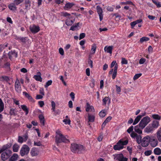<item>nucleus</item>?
Returning <instances> with one entry per match:
<instances>
[{
  "label": "nucleus",
  "mask_w": 161,
  "mask_h": 161,
  "mask_svg": "<svg viewBox=\"0 0 161 161\" xmlns=\"http://www.w3.org/2000/svg\"><path fill=\"white\" fill-rule=\"evenodd\" d=\"M31 3V0H25L24 4H25V8H24L25 10L28 11V10L30 9Z\"/></svg>",
  "instance_id": "12"
},
{
  "label": "nucleus",
  "mask_w": 161,
  "mask_h": 161,
  "mask_svg": "<svg viewBox=\"0 0 161 161\" xmlns=\"http://www.w3.org/2000/svg\"><path fill=\"white\" fill-rule=\"evenodd\" d=\"M70 149L71 151L74 153H80L82 151L85 150L83 145L75 143L71 144Z\"/></svg>",
  "instance_id": "2"
},
{
  "label": "nucleus",
  "mask_w": 161,
  "mask_h": 161,
  "mask_svg": "<svg viewBox=\"0 0 161 161\" xmlns=\"http://www.w3.org/2000/svg\"><path fill=\"white\" fill-rule=\"evenodd\" d=\"M24 0H14V3L16 5H18L21 3H22Z\"/></svg>",
  "instance_id": "44"
},
{
  "label": "nucleus",
  "mask_w": 161,
  "mask_h": 161,
  "mask_svg": "<svg viewBox=\"0 0 161 161\" xmlns=\"http://www.w3.org/2000/svg\"><path fill=\"white\" fill-rule=\"evenodd\" d=\"M95 117L94 115L88 114V122H93L94 121Z\"/></svg>",
  "instance_id": "24"
},
{
  "label": "nucleus",
  "mask_w": 161,
  "mask_h": 161,
  "mask_svg": "<svg viewBox=\"0 0 161 161\" xmlns=\"http://www.w3.org/2000/svg\"><path fill=\"white\" fill-rule=\"evenodd\" d=\"M86 111L88 112L89 111L94 112V109L93 107L90 105L89 103L87 102L85 106Z\"/></svg>",
  "instance_id": "14"
},
{
  "label": "nucleus",
  "mask_w": 161,
  "mask_h": 161,
  "mask_svg": "<svg viewBox=\"0 0 161 161\" xmlns=\"http://www.w3.org/2000/svg\"><path fill=\"white\" fill-rule=\"evenodd\" d=\"M61 16L66 17L67 18H70L71 15L69 13L65 12H62L61 13Z\"/></svg>",
  "instance_id": "31"
},
{
  "label": "nucleus",
  "mask_w": 161,
  "mask_h": 161,
  "mask_svg": "<svg viewBox=\"0 0 161 161\" xmlns=\"http://www.w3.org/2000/svg\"><path fill=\"white\" fill-rule=\"evenodd\" d=\"M142 75V74L141 73L136 74L133 77V79L135 80L136 79H137L141 76Z\"/></svg>",
  "instance_id": "49"
},
{
  "label": "nucleus",
  "mask_w": 161,
  "mask_h": 161,
  "mask_svg": "<svg viewBox=\"0 0 161 161\" xmlns=\"http://www.w3.org/2000/svg\"><path fill=\"white\" fill-rule=\"evenodd\" d=\"M19 158V156L17 154L14 153L9 158V161H17Z\"/></svg>",
  "instance_id": "18"
},
{
  "label": "nucleus",
  "mask_w": 161,
  "mask_h": 161,
  "mask_svg": "<svg viewBox=\"0 0 161 161\" xmlns=\"http://www.w3.org/2000/svg\"><path fill=\"white\" fill-rule=\"evenodd\" d=\"M133 126H131L127 130V132L129 133H130L131 132H132L133 131Z\"/></svg>",
  "instance_id": "58"
},
{
  "label": "nucleus",
  "mask_w": 161,
  "mask_h": 161,
  "mask_svg": "<svg viewBox=\"0 0 161 161\" xmlns=\"http://www.w3.org/2000/svg\"><path fill=\"white\" fill-rule=\"evenodd\" d=\"M74 5V4L73 3H66L64 7V9L65 10H68L70 9Z\"/></svg>",
  "instance_id": "19"
},
{
  "label": "nucleus",
  "mask_w": 161,
  "mask_h": 161,
  "mask_svg": "<svg viewBox=\"0 0 161 161\" xmlns=\"http://www.w3.org/2000/svg\"><path fill=\"white\" fill-rule=\"evenodd\" d=\"M21 108L24 111L26 115H27L29 113V109L27 108V107L24 105H21Z\"/></svg>",
  "instance_id": "25"
},
{
  "label": "nucleus",
  "mask_w": 161,
  "mask_h": 161,
  "mask_svg": "<svg viewBox=\"0 0 161 161\" xmlns=\"http://www.w3.org/2000/svg\"><path fill=\"white\" fill-rule=\"evenodd\" d=\"M96 8L98 14L99 15L100 20L101 21V6L100 5H97Z\"/></svg>",
  "instance_id": "32"
},
{
  "label": "nucleus",
  "mask_w": 161,
  "mask_h": 161,
  "mask_svg": "<svg viewBox=\"0 0 161 161\" xmlns=\"http://www.w3.org/2000/svg\"><path fill=\"white\" fill-rule=\"evenodd\" d=\"M86 36V34L84 33H82L80 34L79 37V40H81L84 38Z\"/></svg>",
  "instance_id": "55"
},
{
  "label": "nucleus",
  "mask_w": 161,
  "mask_h": 161,
  "mask_svg": "<svg viewBox=\"0 0 161 161\" xmlns=\"http://www.w3.org/2000/svg\"><path fill=\"white\" fill-rule=\"evenodd\" d=\"M112 119V117L111 116H109L104 121V122L102 125V127H104L105 125L106 124L108 123V122H109Z\"/></svg>",
  "instance_id": "27"
},
{
  "label": "nucleus",
  "mask_w": 161,
  "mask_h": 161,
  "mask_svg": "<svg viewBox=\"0 0 161 161\" xmlns=\"http://www.w3.org/2000/svg\"><path fill=\"white\" fill-rule=\"evenodd\" d=\"M107 110H101V117H104L106 114Z\"/></svg>",
  "instance_id": "52"
},
{
  "label": "nucleus",
  "mask_w": 161,
  "mask_h": 161,
  "mask_svg": "<svg viewBox=\"0 0 161 161\" xmlns=\"http://www.w3.org/2000/svg\"><path fill=\"white\" fill-rule=\"evenodd\" d=\"M41 74L40 72H37V75H34L33 78L36 80L40 82H42V78L41 77Z\"/></svg>",
  "instance_id": "17"
},
{
  "label": "nucleus",
  "mask_w": 161,
  "mask_h": 161,
  "mask_svg": "<svg viewBox=\"0 0 161 161\" xmlns=\"http://www.w3.org/2000/svg\"><path fill=\"white\" fill-rule=\"evenodd\" d=\"M146 61V59L144 58H141L139 61V63L140 64H144Z\"/></svg>",
  "instance_id": "63"
},
{
  "label": "nucleus",
  "mask_w": 161,
  "mask_h": 161,
  "mask_svg": "<svg viewBox=\"0 0 161 161\" xmlns=\"http://www.w3.org/2000/svg\"><path fill=\"white\" fill-rule=\"evenodd\" d=\"M0 79L1 81H5L7 82H8L10 80L9 77L6 76H2Z\"/></svg>",
  "instance_id": "36"
},
{
  "label": "nucleus",
  "mask_w": 161,
  "mask_h": 161,
  "mask_svg": "<svg viewBox=\"0 0 161 161\" xmlns=\"http://www.w3.org/2000/svg\"><path fill=\"white\" fill-rule=\"evenodd\" d=\"M110 99L108 97H105L103 100V105L105 106L107 102L108 101L109 103H110Z\"/></svg>",
  "instance_id": "37"
},
{
  "label": "nucleus",
  "mask_w": 161,
  "mask_h": 161,
  "mask_svg": "<svg viewBox=\"0 0 161 161\" xmlns=\"http://www.w3.org/2000/svg\"><path fill=\"white\" fill-rule=\"evenodd\" d=\"M113 48V46H109L108 47L106 46L105 47L104 50L105 52H107L108 53H109L110 54H111Z\"/></svg>",
  "instance_id": "22"
},
{
  "label": "nucleus",
  "mask_w": 161,
  "mask_h": 161,
  "mask_svg": "<svg viewBox=\"0 0 161 161\" xmlns=\"http://www.w3.org/2000/svg\"><path fill=\"white\" fill-rule=\"evenodd\" d=\"M56 134L55 142L57 146H58L59 144L62 142L68 143L70 142L69 140L67 138H68V136H65L59 131H56Z\"/></svg>",
  "instance_id": "1"
},
{
  "label": "nucleus",
  "mask_w": 161,
  "mask_h": 161,
  "mask_svg": "<svg viewBox=\"0 0 161 161\" xmlns=\"http://www.w3.org/2000/svg\"><path fill=\"white\" fill-rule=\"evenodd\" d=\"M142 115H139L136 117V118L135 119V120L133 124V125H134L137 124L138 122L140 121L141 118L142 117Z\"/></svg>",
  "instance_id": "26"
},
{
  "label": "nucleus",
  "mask_w": 161,
  "mask_h": 161,
  "mask_svg": "<svg viewBox=\"0 0 161 161\" xmlns=\"http://www.w3.org/2000/svg\"><path fill=\"white\" fill-rule=\"evenodd\" d=\"M23 95H24L25 97L27 98L28 100L31 102H34V100L32 97L29 94H28L26 92H23Z\"/></svg>",
  "instance_id": "16"
},
{
  "label": "nucleus",
  "mask_w": 161,
  "mask_h": 161,
  "mask_svg": "<svg viewBox=\"0 0 161 161\" xmlns=\"http://www.w3.org/2000/svg\"><path fill=\"white\" fill-rule=\"evenodd\" d=\"M4 109V104L2 100L0 98V113L2 112Z\"/></svg>",
  "instance_id": "34"
},
{
  "label": "nucleus",
  "mask_w": 161,
  "mask_h": 161,
  "mask_svg": "<svg viewBox=\"0 0 161 161\" xmlns=\"http://www.w3.org/2000/svg\"><path fill=\"white\" fill-rule=\"evenodd\" d=\"M30 30L32 33L35 34L40 31V28L39 26L34 25L32 26H30Z\"/></svg>",
  "instance_id": "10"
},
{
  "label": "nucleus",
  "mask_w": 161,
  "mask_h": 161,
  "mask_svg": "<svg viewBox=\"0 0 161 161\" xmlns=\"http://www.w3.org/2000/svg\"><path fill=\"white\" fill-rule=\"evenodd\" d=\"M152 153V151L151 150H148L146 151L145 152L144 154L146 156H149Z\"/></svg>",
  "instance_id": "61"
},
{
  "label": "nucleus",
  "mask_w": 161,
  "mask_h": 161,
  "mask_svg": "<svg viewBox=\"0 0 161 161\" xmlns=\"http://www.w3.org/2000/svg\"><path fill=\"white\" fill-rule=\"evenodd\" d=\"M52 81L51 80H48L44 85L45 88H47L49 86L52 85Z\"/></svg>",
  "instance_id": "43"
},
{
  "label": "nucleus",
  "mask_w": 161,
  "mask_h": 161,
  "mask_svg": "<svg viewBox=\"0 0 161 161\" xmlns=\"http://www.w3.org/2000/svg\"><path fill=\"white\" fill-rule=\"evenodd\" d=\"M153 2L157 5L158 8L161 7V4H160L159 2H157L155 0H152Z\"/></svg>",
  "instance_id": "48"
},
{
  "label": "nucleus",
  "mask_w": 161,
  "mask_h": 161,
  "mask_svg": "<svg viewBox=\"0 0 161 161\" xmlns=\"http://www.w3.org/2000/svg\"><path fill=\"white\" fill-rule=\"evenodd\" d=\"M18 141L20 143H23V138L21 136H19L18 137Z\"/></svg>",
  "instance_id": "60"
},
{
  "label": "nucleus",
  "mask_w": 161,
  "mask_h": 161,
  "mask_svg": "<svg viewBox=\"0 0 161 161\" xmlns=\"http://www.w3.org/2000/svg\"><path fill=\"white\" fill-rule=\"evenodd\" d=\"M19 146L17 144H15L13 146V150L15 152H17L19 150Z\"/></svg>",
  "instance_id": "33"
},
{
  "label": "nucleus",
  "mask_w": 161,
  "mask_h": 161,
  "mask_svg": "<svg viewBox=\"0 0 161 161\" xmlns=\"http://www.w3.org/2000/svg\"><path fill=\"white\" fill-rule=\"evenodd\" d=\"M16 5L13 2L10 3L8 5V8L9 9L13 11H15L17 9V7L16 6Z\"/></svg>",
  "instance_id": "15"
},
{
  "label": "nucleus",
  "mask_w": 161,
  "mask_h": 161,
  "mask_svg": "<svg viewBox=\"0 0 161 161\" xmlns=\"http://www.w3.org/2000/svg\"><path fill=\"white\" fill-rule=\"evenodd\" d=\"M116 160L119 161H127L128 159L126 158H125L122 154H118L116 155L115 157Z\"/></svg>",
  "instance_id": "11"
},
{
  "label": "nucleus",
  "mask_w": 161,
  "mask_h": 161,
  "mask_svg": "<svg viewBox=\"0 0 161 161\" xmlns=\"http://www.w3.org/2000/svg\"><path fill=\"white\" fill-rule=\"evenodd\" d=\"M14 88L16 91L19 93H20L21 92V87L20 81L18 78L16 80L14 84Z\"/></svg>",
  "instance_id": "9"
},
{
  "label": "nucleus",
  "mask_w": 161,
  "mask_h": 161,
  "mask_svg": "<svg viewBox=\"0 0 161 161\" xmlns=\"http://www.w3.org/2000/svg\"><path fill=\"white\" fill-rule=\"evenodd\" d=\"M149 40V38L146 36L143 37L141 38L140 40V43H142L144 42H147Z\"/></svg>",
  "instance_id": "40"
},
{
  "label": "nucleus",
  "mask_w": 161,
  "mask_h": 161,
  "mask_svg": "<svg viewBox=\"0 0 161 161\" xmlns=\"http://www.w3.org/2000/svg\"><path fill=\"white\" fill-rule=\"evenodd\" d=\"M156 136L158 141L161 142V130H158L156 133Z\"/></svg>",
  "instance_id": "30"
},
{
  "label": "nucleus",
  "mask_w": 161,
  "mask_h": 161,
  "mask_svg": "<svg viewBox=\"0 0 161 161\" xmlns=\"http://www.w3.org/2000/svg\"><path fill=\"white\" fill-rule=\"evenodd\" d=\"M136 142L138 144L142 143V137L140 135H138L136 137Z\"/></svg>",
  "instance_id": "42"
},
{
  "label": "nucleus",
  "mask_w": 161,
  "mask_h": 161,
  "mask_svg": "<svg viewBox=\"0 0 161 161\" xmlns=\"http://www.w3.org/2000/svg\"><path fill=\"white\" fill-rule=\"evenodd\" d=\"M138 135L134 131H132L130 134V136L133 138H135Z\"/></svg>",
  "instance_id": "50"
},
{
  "label": "nucleus",
  "mask_w": 161,
  "mask_h": 161,
  "mask_svg": "<svg viewBox=\"0 0 161 161\" xmlns=\"http://www.w3.org/2000/svg\"><path fill=\"white\" fill-rule=\"evenodd\" d=\"M15 39L18 40L19 42L25 43L26 42V37H23L19 36H15Z\"/></svg>",
  "instance_id": "13"
},
{
  "label": "nucleus",
  "mask_w": 161,
  "mask_h": 161,
  "mask_svg": "<svg viewBox=\"0 0 161 161\" xmlns=\"http://www.w3.org/2000/svg\"><path fill=\"white\" fill-rule=\"evenodd\" d=\"M127 61L125 58H122L121 64H127Z\"/></svg>",
  "instance_id": "56"
},
{
  "label": "nucleus",
  "mask_w": 161,
  "mask_h": 161,
  "mask_svg": "<svg viewBox=\"0 0 161 161\" xmlns=\"http://www.w3.org/2000/svg\"><path fill=\"white\" fill-rule=\"evenodd\" d=\"M70 96L71 97L72 100L74 101L75 98V94L73 92H71L70 94Z\"/></svg>",
  "instance_id": "53"
},
{
  "label": "nucleus",
  "mask_w": 161,
  "mask_h": 161,
  "mask_svg": "<svg viewBox=\"0 0 161 161\" xmlns=\"http://www.w3.org/2000/svg\"><path fill=\"white\" fill-rule=\"evenodd\" d=\"M153 118L155 119L160 120L161 118V117L159 116L158 114H154L152 115Z\"/></svg>",
  "instance_id": "41"
},
{
  "label": "nucleus",
  "mask_w": 161,
  "mask_h": 161,
  "mask_svg": "<svg viewBox=\"0 0 161 161\" xmlns=\"http://www.w3.org/2000/svg\"><path fill=\"white\" fill-rule=\"evenodd\" d=\"M15 110L14 108H11L9 111L10 114L11 115H15Z\"/></svg>",
  "instance_id": "47"
},
{
  "label": "nucleus",
  "mask_w": 161,
  "mask_h": 161,
  "mask_svg": "<svg viewBox=\"0 0 161 161\" xmlns=\"http://www.w3.org/2000/svg\"><path fill=\"white\" fill-rule=\"evenodd\" d=\"M114 66V69H112L109 72V74H112V78L113 79H114L117 75V69H118V65L117 63H116L115 61H113L112 62L111 64L110 67L111 68H113Z\"/></svg>",
  "instance_id": "3"
},
{
  "label": "nucleus",
  "mask_w": 161,
  "mask_h": 161,
  "mask_svg": "<svg viewBox=\"0 0 161 161\" xmlns=\"http://www.w3.org/2000/svg\"><path fill=\"white\" fill-rule=\"evenodd\" d=\"M150 142V145L153 147H156L158 144V140L155 139H151Z\"/></svg>",
  "instance_id": "20"
},
{
  "label": "nucleus",
  "mask_w": 161,
  "mask_h": 161,
  "mask_svg": "<svg viewBox=\"0 0 161 161\" xmlns=\"http://www.w3.org/2000/svg\"><path fill=\"white\" fill-rule=\"evenodd\" d=\"M150 118L148 116L143 118L140 122L139 126L141 129H143L150 122Z\"/></svg>",
  "instance_id": "5"
},
{
  "label": "nucleus",
  "mask_w": 161,
  "mask_h": 161,
  "mask_svg": "<svg viewBox=\"0 0 161 161\" xmlns=\"http://www.w3.org/2000/svg\"><path fill=\"white\" fill-rule=\"evenodd\" d=\"M30 151L29 147L26 145H23L21 148L20 154L22 157L28 154Z\"/></svg>",
  "instance_id": "7"
},
{
  "label": "nucleus",
  "mask_w": 161,
  "mask_h": 161,
  "mask_svg": "<svg viewBox=\"0 0 161 161\" xmlns=\"http://www.w3.org/2000/svg\"><path fill=\"white\" fill-rule=\"evenodd\" d=\"M151 125L154 129H156L158 128L159 125V122L157 120H154L152 122Z\"/></svg>",
  "instance_id": "21"
},
{
  "label": "nucleus",
  "mask_w": 161,
  "mask_h": 161,
  "mask_svg": "<svg viewBox=\"0 0 161 161\" xmlns=\"http://www.w3.org/2000/svg\"><path fill=\"white\" fill-rule=\"evenodd\" d=\"M154 153L157 155H159L161 154V149L159 148H155L154 150Z\"/></svg>",
  "instance_id": "29"
},
{
  "label": "nucleus",
  "mask_w": 161,
  "mask_h": 161,
  "mask_svg": "<svg viewBox=\"0 0 161 161\" xmlns=\"http://www.w3.org/2000/svg\"><path fill=\"white\" fill-rule=\"evenodd\" d=\"M59 52L60 54L62 55H64V51L62 48H60L59 49Z\"/></svg>",
  "instance_id": "64"
},
{
  "label": "nucleus",
  "mask_w": 161,
  "mask_h": 161,
  "mask_svg": "<svg viewBox=\"0 0 161 161\" xmlns=\"http://www.w3.org/2000/svg\"><path fill=\"white\" fill-rule=\"evenodd\" d=\"M128 143V141L125 140L122 141L120 140L117 143V144L114 146V149L115 150H119L123 148V146L127 145Z\"/></svg>",
  "instance_id": "4"
},
{
  "label": "nucleus",
  "mask_w": 161,
  "mask_h": 161,
  "mask_svg": "<svg viewBox=\"0 0 161 161\" xmlns=\"http://www.w3.org/2000/svg\"><path fill=\"white\" fill-rule=\"evenodd\" d=\"M95 85V80L93 79H92L91 80V82L90 83V86L92 88H93L94 87Z\"/></svg>",
  "instance_id": "46"
},
{
  "label": "nucleus",
  "mask_w": 161,
  "mask_h": 161,
  "mask_svg": "<svg viewBox=\"0 0 161 161\" xmlns=\"http://www.w3.org/2000/svg\"><path fill=\"white\" fill-rule=\"evenodd\" d=\"M74 20L67 19L65 22V24L68 26H70L74 22Z\"/></svg>",
  "instance_id": "39"
},
{
  "label": "nucleus",
  "mask_w": 161,
  "mask_h": 161,
  "mask_svg": "<svg viewBox=\"0 0 161 161\" xmlns=\"http://www.w3.org/2000/svg\"><path fill=\"white\" fill-rule=\"evenodd\" d=\"M97 48V46L95 44H93L92 46V47L91 49V52H90L91 53V54H94L96 52V50Z\"/></svg>",
  "instance_id": "28"
},
{
  "label": "nucleus",
  "mask_w": 161,
  "mask_h": 161,
  "mask_svg": "<svg viewBox=\"0 0 161 161\" xmlns=\"http://www.w3.org/2000/svg\"><path fill=\"white\" fill-rule=\"evenodd\" d=\"M12 151L10 150H7L2 152L1 155V159L5 161L8 159L11 156Z\"/></svg>",
  "instance_id": "6"
},
{
  "label": "nucleus",
  "mask_w": 161,
  "mask_h": 161,
  "mask_svg": "<svg viewBox=\"0 0 161 161\" xmlns=\"http://www.w3.org/2000/svg\"><path fill=\"white\" fill-rule=\"evenodd\" d=\"M150 140L151 138L149 136L144 137L142 140L141 143L142 146L144 147H147L149 144Z\"/></svg>",
  "instance_id": "8"
},
{
  "label": "nucleus",
  "mask_w": 161,
  "mask_h": 161,
  "mask_svg": "<svg viewBox=\"0 0 161 161\" xmlns=\"http://www.w3.org/2000/svg\"><path fill=\"white\" fill-rule=\"evenodd\" d=\"M39 93L43 96L45 95L44 89L42 88H41L39 90Z\"/></svg>",
  "instance_id": "62"
},
{
  "label": "nucleus",
  "mask_w": 161,
  "mask_h": 161,
  "mask_svg": "<svg viewBox=\"0 0 161 161\" xmlns=\"http://www.w3.org/2000/svg\"><path fill=\"white\" fill-rule=\"evenodd\" d=\"M116 91L119 94L120 92H121V88L119 86H118L117 85H116Z\"/></svg>",
  "instance_id": "59"
},
{
  "label": "nucleus",
  "mask_w": 161,
  "mask_h": 161,
  "mask_svg": "<svg viewBox=\"0 0 161 161\" xmlns=\"http://www.w3.org/2000/svg\"><path fill=\"white\" fill-rule=\"evenodd\" d=\"M31 153L32 156H35L38 155L37 151L34 149H32L31 151Z\"/></svg>",
  "instance_id": "38"
},
{
  "label": "nucleus",
  "mask_w": 161,
  "mask_h": 161,
  "mask_svg": "<svg viewBox=\"0 0 161 161\" xmlns=\"http://www.w3.org/2000/svg\"><path fill=\"white\" fill-rule=\"evenodd\" d=\"M139 128L140 127H139V125H136L135 127L134 130L136 132L139 134H141L142 133V131Z\"/></svg>",
  "instance_id": "35"
},
{
  "label": "nucleus",
  "mask_w": 161,
  "mask_h": 161,
  "mask_svg": "<svg viewBox=\"0 0 161 161\" xmlns=\"http://www.w3.org/2000/svg\"><path fill=\"white\" fill-rule=\"evenodd\" d=\"M63 122L65 123V124H68V125H70V120L69 119H64L63 120Z\"/></svg>",
  "instance_id": "57"
},
{
  "label": "nucleus",
  "mask_w": 161,
  "mask_h": 161,
  "mask_svg": "<svg viewBox=\"0 0 161 161\" xmlns=\"http://www.w3.org/2000/svg\"><path fill=\"white\" fill-rule=\"evenodd\" d=\"M88 64L89 66L91 68H92L93 67V62L91 60V59H88Z\"/></svg>",
  "instance_id": "54"
},
{
  "label": "nucleus",
  "mask_w": 161,
  "mask_h": 161,
  "mask_svg": "<svg viewBox=\"0 0 161 161\" xmlns=\"http://www.w3.org/2000/svg\"><path fill=\"white\" fill-rule=\"evenodd\" d=\"M51 105L52 107V109L53 111H55L56 107V104L53 101L51 102Z\"/></svg>",
  "instance_id": "45"
},
{
  "label": "nucleus",
  "mask_w": 161,
  "mask_h": 161,
  "mask_svg": "<svg viewBox=\"0 0 161 161\" xmlns=\"http://www.w3.org/2000/svg\"><path fill=\"white\" fill-rule=\"evenodd\" d=\"M34 146H42V144H41V142L40 141L38 142H34Z\"/></svg>",
  "instance_id": "51"
},
{
  "label": "nucleus",
  "mask_w": 161,
  "mask_h": 161,
  "mask_svg": "<svg viewBox=\"0 0 161 161\" xmlns=\"http://www.w3.org/2000/svg\"><path fill=\"white\" fill-rule=\"evenodd\" d=\"M154 128L151 125H149L146 128V131L147 133L151 132L154 130Z\"/></svg>",
  "instance_id": "23"
}]
</instances>
